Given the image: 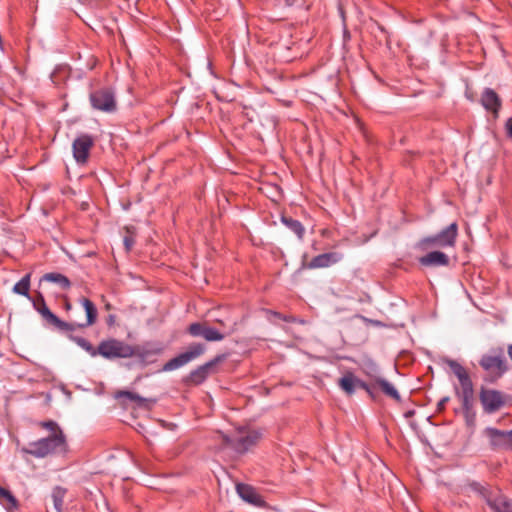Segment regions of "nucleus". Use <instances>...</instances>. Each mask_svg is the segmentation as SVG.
<instances>
[{"mask_svg": "<svg viewBox=\"0 0 512 512\" xmlns=\"http://www.w3.org/2000/svg\"><path fill=\"white\" fill-rule=\"evenodd\" d=\"M69 338L85 350L91 357L101 356L106 360L113 361L132 357L144 359L146 356V353H144L139 346L130 345L117 338L110 337L103 339L96 348L83 337L69 335Z\"/></svg>", "mask_w": 512, "mask_h": 512, "instance_id": "1", "label": "nucleus"}, {"mask_svg": "<svg viewBox=\"0 0 512 512\" xmlns=\"http://www.w3.org/2000/svg\"><path fill=\"white\" fill-rule=\"evenodd\" d=\"M67 450L66 437L63 431L57 434H49L36 441L28 443L21 448L23 454L31 455L35 458H45L48 455L65 452Z\"/></svg>", "mask_w": 512, "mask_h": 512, "instance_id": "2", "label": "nucleus"}, {"mask_svg": "<svg viewBox=\"0 0 512 512\" xmlns=\"http://www.w3.org/2000/svg\"><path fill=\"white\" fill-rule=\"evenodd\" d=\"M479 365L486 372L484 380L489 383L499 380L509 369L501 347L493 348L482 355Z\"/></svg>", "mask_w": 512, "mask_h": 512, "instance_id": "3", "label": "nucleus"}, {"mask_svg": "<svg viewBox=\"0 0 512 512\" xmlns=\"http://www.w3.org/2000/svg\"><path fill=\"white\" fill-rule=\"evenodd\" d=\"M457 235L458 225L456 222H453L438 234L422 238L416 247L422 251L431 248L454 247Z\"/></svg>", "mask_w": 512, "mask_h": 512, "instance_id": "4", "label": "nucleus"}, {"mask_svg": "<svg viewBox=\"0 0 512 512\" xmlns=\"http://www.w3.org/2000/svg\"><path fill=\"white\" fill-rule=\"evenodd\" d=\"M224 444L231 447L237 453H245L252 446L256 445L260 439V433L253 430L239 429L230 437L224 433H219Z\"/></svg>", "mask_w": 512, "mask_h": 512, "instance_id": "5", "label": "nucleus"}, {"mask_svg": "<svg viewBox=\"0 0 512 512\" xmlns=\"http://www.w3.org/2000/svg\"><path fill=\"white\" fill-rule=\"evenodd\" d=\"M32 302L33 308L41 315L46 325L57 329L58 331L67 332L75 329L74 324L65 322L56 316L47 307L44 296L38 292L36 297L29 299Z\"/></svg>", "mask_w": 512, "mask_h": 512, "instance_id": "6", "label": "nucleus"}, {"mask_svg": "<svg viewBox=\"0 0 512 512\" xmlns=\"http://www.w3.org/2000/svg\"><path fill=\"white\" fill-rule=\"evenodd\" d=\"M90 103L96 110L112 113L116 110L117 102L115 92L110 87H102L92 91L89 95Z\"/></svg>", "mask_w": 512, "mask_h": 512, "instance_id": "7", "label": "nucleus"}, {"mask_svg": "<svg viewBox=\"0 0 512 512\" xmlns=\"http://www.w3.org/2000/svg\"><path fill=\"white\" fill-rule=\"evenodd\" d=\"M206 350V346L202 343H193L191 344L188 349L179 354L178 356L170 359L168 362L165 363L163 370L164 371H172L176 370L187 363L191 362L192 360L198 358L202 354H204Z\"/></svg>", "mask_w": 512, "mask_h": 512, "instance_id": "8", "label": "nucleus"}, {"mask_svg": "<svg viewBox=\"0 0 512 512\" xmlns=\"http://www.w3.org/2000/svg\"><path fill=\"white\" fill-rule=\"evenodd\" d=\"M444 362L459 380L460 388L455 387L456 395H474L473 383L466 369L452 359H445Z\"/></svg>", "mask_w": 512, "mask_h": 512, "instance_id": "9", "label": "nucleus"}, {"mask_svg": "<svg viewBox=\"0 0 512 512\" xmlns=\"http://www.w3.org/2000/svg\"><path fill=\"white\" fill-rule=\"evenodd\" d=\"M480 402L486 413H494L501 409L504 404L506 397L498 390L482 388L480 391Z\"/></svg>", "mask_w": 512, "mask_h": 512, "instance_id": "10", "label": "nucleus"}, {"mask_svg": "<svg viewBox=\"0 0 512 512\" xmlns=\"http://www.w3.org/2000/svg\"><path fill=\"white\" fill-rule=\"evenodd\" d=\"M187 332L192 337H202L209 342L221 341L225 338L224 334L208 326L206 322L191 323L187 328Z\"/></svg>", "mask_w": 512, "mask_h": 512, "instance_id": "11", "label": "nucleus"}, {"mask_svg": "<svg viewBox=\"0 0 512 512\" xmlns=\"http://www.w3.org/2000/svg\"><path fill=\"white\" fill-rule=\"evenodd\" d=\"M93 144V138L88 134H81L73 141V157L77 163L84 164L87 162Z\"/></svg>", "mask_w": 512, "mask_h": 512, "instance_id": "12", "label": "nucleus"}, {"mask_svg": "<svg viewBox=\"0 0 512 512\" xmlns=\"http://www.w3.org/2000/svg\"><path fill=\"white\" fill-rule=\"evenodd\" d=\"M224 359V355H218L211 361L197 367L189 374V381L193 384H201L211 373L212 369Z\"/></svg>", "mask_w": 512, "mask_h": 512, "instance_id": "13", "label": "nucleus"}, {"mask_svg": "<svg viewBox=\"0 0 512 512\" xmlns=\"http://www.w3.org/2000/svg\"><path fill=\"white\" fill-rule=\"evenodd\" d=\"M486 503L494 512H512V500L500 493V491H495L494 494H487Z\"/></svg>", "mask_w": 512, "mask_h": 512, "instance_id": "14", "label": "nucleus"}, {"mask_svg": "<svg viewBox=\"0 0 512 512\" xmlns=\"http://www.w3.org/2000/svg\"><path fill=\"white\" fill-rule=\"evenodd\" d=\"M481 103L486 110L491 111L495 117H498L502 101L499 95L493 89H484L481 95Z\"/></svg>", "mask_w": 512, "mask_h": 512, "instance_id": "15", "label": "nucleus"}, {"mask_svg": "<svg viewBox=\"0 0 512 512\" xmlns=\"http://www.w3.org/2000/svg\"><path fill=\"white\" fill-rule=\"evenodd\" d=\"M343 258V254L339 252H328L315 256L308 264V268H326L329 267Z\"/></svg>", "mask_w": 512, "mask_h": 512, "instance_id": "16", "label": "nucleus"}, {"mask_svg": "<svg viewBox=\"0 0 512 512\" xmlns=\"http://www.w3.org/2000/svg\"><path fill=\"white\" fill-rule=\"evenodd\" d=\"M419 263L425 267L448 266L449 257L441 251H432L420 257Z\"/></svg>", "mask_w": 512, "mask_h": 512, "instance_id": "17", "label": "nucleus"}, {"mask_svg": "<svg viewBox=\"0 0 512 512\" xmlns=\"http://www.w3.org/2000/svg\"><path fill=\"white\" fill-rule=\"evenodd\" d=\"M236 490L238 495L248 503L259 505L262 502L259 494L250 485L243 483L237 484Z\"/></svg>", "mask_w": 512, "mask_h": 512, "instance_id": "18", "label": "nucleus"}, {"mask_svg": "<svg viewBox=\"0 0 512 512\" xmlns=\"http://www.w3.org/2000/svg\"><path fill=\"white\" fill-rule=\"evenodd\" d=\"M485 434L489 437L491 444L494 446L501 445L506 440L512 444V430L502 431L496 428L488 427L485 429Z\"/></svg>", "mask_w": 512, "mask_h": 512, "instance_id": "19", "label": "nucleus"}, {"mask_svg": "<svg viewBox=\"0 0 512 512\" xmlns=\"http://www.w3.org/2000/svg\"><path fill=\"white\" fill-rule=\"evenodd\" d=\"M115 397L117 399L125 397V398L129 399L130 401L136 402L139 407H145V408H150L152 405H154L156 403L155 399L143 398L140 395H138L137 393H134L131 391H126V390L118 391L116 393Z\"/></svg>", "mask_w": 512, "mask_h": 512, "instance_id": "20", "label": "nucleus"}, {"mask_svg": "<svg viewBox=\"0 0 512 512\" xmlns=\"http://www.w3.org/2000/svg\"><path fill=\"white\" fill-rule=\"evenodd\" d=\"M375 384H377V388H379L386 396L397 402L401 401V396L397 389L386 379L375 376Z\"/></svg>", "mask_w": 512, "mask_h": 512, "instance_id": "21", "label": "nucleus"}, {"mask_svg": "<svg viewBox=\"0 0 512 512\" xmlns=\"http://www.w3.org/2000/svg\"><path fill=\"white\" fill-rule=\"evenodd\" d=\"M80 303L82 304V306L86 312L87 322L85 324L79 325V327H86V326L93 325L96 322L97 315H98L96 306L94 305V303L92 301H90L89 299L84 298V297L80 299Z\"/></svg>", "mask_w": 512, "mask_h": 512, "instance_id": "22", "label": "nucleus"}, {"mask_svg": "<svg viewBox=\"0 0 512 512\" xmlns=\"http://www.w3.org/2000/svg\"><path fill=\"white\" fill-rule=\"evenodd\" d=\"M281 222L301 240L305 234V228L302 223L291 217L282 216Z\"/></svg>", "mask_w": 512, "mask_h": 512, "instance_id": "23", "label": "nucleus"}, {"mask_svg": "<svg viewBox=\"0 0 512 512\" xmlns=\"http://www.w3.org/2000/svg\"><path fill=\"white\" fill-rule=\"evenodd\" d=\"M41 281L56 283L62 289H68L71 286L70 280L65 275L56 272L44 274Z\"/></svg>", "mask_w": 512, "mask_h": 512, "instance_id": "24", "label": "nucleus"}, {"mask_svg": "<svg viewBox=\"0 0 512 512\" xmlns=\"http://www.w3.org/2000/svg\"><path fill=\"white\" fill-rule=\"evenodd\" d=\"M357 381L358 379L355 378L351 373H349L339 379V386L348 395H351L355 392V389L357 387Z\"/></svg>", "mask_w": 512, "mask_h": 512, "instance_id": "25", "label": "nucleus"}, {"mask_svg": "<svg viewBox=\"0 0 512 512\" xmlns=\"http://www.w3.org/2000/svg\"><path fill=\"white\" fill-rule=\"evenodd\" d=\"M30 278L31 274H26L19 282H17L12 291L15 294H19L22 296L27 297L28 299H31V296L29 295V288H30Z\"/></svg>", "mask_w": 512, "mask_h": 512, "instance_id": "26", "label": "nucleus"}, {"mask_svg": "<svg viewBox=\"0 0 512 512\" xmlns=\"http://www.w3.org/2000/svg\"><path fill=\"white\" fill-rule=\"evenodd\" d=\"M66 489L57 486L52 491L53 506L56 512H62Z\"/></svg>", "mask_w": 512, "mask_h": 512, "instance_id": "27", "label": "nucleus"}, {"mask_svg": "<svg viewBox=\"0 0 512 512\" xmlns=\"http://www.w3.org/2000/svg\"><path fill=\"white\" fill-rule=\"evenodd\" d=\"M0 498L4 501L7 509L17 507V500L13 494L6 488L0 486Z\"/></svg>", "mask_w": 512, "mask_h": 512, "instance_id": "28", "label": "nucleus"}, {"mask_svg": "<svg viewBox=\"0 0 512 512\" xmlns=\"http://www.w3.org/2000/svg\"><path fill=\"white\" fill-rule=\"evenodd\" d=\"M462 403V408L468 416L473 408L474 395H456Z\"/></svg>", "mask_w": 512, "mask_h": 512, "instance_id": "29", "label": "nucleus"}, {"mask_svg": "<svg viewBox=\"0 0 512 512\" xmlns=\"http://www.w3.org/2000/svg\"><path fill=\"white\" fill-rule=\"evenodd\" d=\"M357 387L365 390L371 397H374L377 384H375V377L372 378V382L366 383L360 379L357 381Z\"/></svg>", "mask_w": 512, "mask_h": 512, "instance_id": "30", "label": "nucleus"}, {"mask_svg": "<svg viewBox=\"0 0 512 512\" xmlns=\"http://www.w3.org/2000/svg\"><path fill=\"white\" fill-rule=\"evenodd\" d=\"M38 425L50 432V434H57L58 431H62L57 422L53 420L41 421Z\"/></svg>", "mask_w": 512, "mask_h": 512, "instance_id": "31", "label": "nucleus"}, {"mask_svg": "<svg viewBox=\"0 0 512 512\" xmlns=\"http://www.w3.org/2000/svg\"><path fill=\"white\" fill-rule=\"evenodd\" d=\"M470 487L475 492L479 493L485 500L487 494H494L495 491L487 490L485 487L481 486L477 482H473L470 484Z\"/></svg>", "mask_w": 512, "mask_h": 512, "instance_id": "32", "label": "nucleus"}, {"mask_svg": "<svg viewBox=\"0 0 512 512\" xmlns=\"http://www.w3.org/2000/svg\"><path fill=\"white\" fill-rule=\"evenodd\" d=\"M134 243H135V240H134L133 236L127 235L124 237V245H125L126 250L129 251L133 247Z\"/></svg>", "mask_w": 512, "mask_h": 512, "instance_id": "33", "label": "nucleus"}, {"mask_svg": "<svg viewBox=\"0 0 512 512\" xmlns=\"http://www.w3.org/2000/svg\"><path fill=\"white\" fill-rule=\"evenodd\" d=\"M507 135L512 139V117L508 118L505 124Z\"/></svg>", "mask_w": 512, "mask_h": 512, "instance_id": "34", "label": "nucleus"}, {"mask_svg": "<svg viewBox=\"0 0 512 512\" xmlns=\"http://www.w3.org/2000/svg\"><path fill=\"white\" fill-rule=\"evenodd\" d=\"M449 401V397H444L438 402V410L441 411L445 408L447 402Z\"/></svg>", "mask_w": 512, "mask_h": 512, "instance_id": "35", "label": "nucleus"}, {"mask_svg": "<svg viewBox=\"0 0 512 512\" xmlns=\"http://www.w3.org/2000/svg\"><path fill=\"white\" fill-rule=\"evenodd\" d=\"M507 353H508V356L509 358L511 359L512 361V344H509L508 347H507Z\"/></svg>", "mask_w": 512, "mask_h": 512, "instance_id": "36", "label": "nucleus"}, {"mask_svg": "<svg viewBox=\"0 0 512 512\" xmlns=\"http://www.w3.org/2000/svg\"><path fill=\"white\" fill-rule=\"evenodd\" d=\"M284 2L287 6H292L293 4H295L296 0H284Z\"/></svg>", "mask_w": 512, "mask_h": 512, "instance_id": "37", "label": "nucleus"}, {"mask_svg": "<svg viewBox=\"0 0 512 512\" xmlns=\"http://www.w3.org/2000/svg\"><path fill=\"white\" fill-rule=\"evenodd\" d=\"M217 323H219V324H221V325H222V324H223V321H222V320H217Z\"/></svg>", "mask_w": 512, "mask_h": 512, "instance_id": "38", "label": "nucleus"}]
</instances>
